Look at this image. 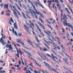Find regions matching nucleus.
Listing matches in <instances>:
<instances>
[{
  "label": "nucleus",
  "instance_id": "f257e3e1",
  "mask_svg": "<svg viewBox=\"0 0 73 73\" xmlns=\"http://www.w3.org/2000/svg\"><path fill=\"white\" fill-rule=\"evenodd\" d=\"M61 21L62 23H63L64 24V26H65V27H66V25H68V27H73V26L71 25L70 23H68H68H67V21H66V19H68V18H67V17H66V15H65V14H64V17H63V19H62V17H63V15L62 14V13H61Z\"/></svg>",
  "mask_w": 73,
  "mask_h": 73
},
{
  "label": "nucleus",
  "instance_id": "f03ea898",
  "mask_svg": "<svg viewBox=\"0 0 73 73\" xmlns=\"http://www.w3.org/2000/svg\"><path fill=\"white\" fill-rule=\"evenodd\" d=\"M35 25L37 28L38 30L40 32H41L40 33L41 35L43 36H44H44H45V35H44V34H43V33H42V32H41V30L40 29V28H39V27H38V25H37L36 24H35Z\"/></svg>",
  "mask_w": 73,
  "mask_h": 73
},
{
  "label": "nucleus",
  "instance_id": "7ed1b4c3",
  "mask_svg": "<svg viewBox=\"0 0 73 73\" xmlns=\"http://www.w3.org/2000/svg\"><path fill=\"white\" fill-rule=\"evenodd\" d=\"M45 66L46 67H47L48 69H50V70H52L53 68H52V67L50 66L49 64H48L47 63V64H46Z\"/></svg>",
  "mask_w": 73,
  "mask_h": 73
},
{
  "label": "nucleus",
  "instance_id": "20e7f679",
  "mask_svg": "<svg viewBox=\"0 0 73 73\" xmlns=\"http://www.w3.org/2000/svg\"><path fill=\"white\" fill-rule=\"evenodd\" d=\"M3 37H2L0 39V42H2L1 44H3V45H4L5 44H6V42H4V40H3Z\"/></svg>",
  "mask_w": 73,
  "mask_h": 73
},
{
  "label": "nucleus",
  "instance_id": "39448f33",
  "mask_svg": "<svg viewBox=\"0 0 73 73\" xmlns=\"http://www.w3.org/2000/svg\"><path fill=\"white\" fill-rule=\"evenodd\" d=\"M38 24L40 25L41 27H42V28L43 29H45V27H44V26L41 23H40L39 22H38Z\"/></svg>",
  "mask_w": 73,
  "mask_h": 73
},
{
  "label": "nucleus",
  "instance_id": "423d86ee",
  "mask_svg": "<svg viewBox=\"0 0 73 73\" xmlns=\"http://www.w3.org/2000/svg\"><path fill=\"white\" fill-rule=\"evenodd\" d=\"M13 10L14 11V15L15 16H16V17H17V18H18V19H19V17H18V16H17V13H16V11L15 10H14V9H13Z\"/></svg>",
  "mask_w": 73,
  "mask_h": 73
},
{
  "label": "nucleus",
  "instance_id": "0eeeda50",
  "mask_svg": "<svg viewBox=\"0 0 73 73\" xmlns=\"http://www.w3.org/2000/svg\"><path fill=\"white\" fill-rule=\"evenodd\" d=\"M8 4H5L4 5V8L7 9H8Z\"/></svg>",
  "mask_w": 73,
  "mask_h": 73
},
{
  "label": "nucleus",
  "instance_id": "6e6552de",
  "mask_svg": "<svg viewBox=\"0 0 73 73\" xmlns=\"http://www.w3.org/2000/svg\"><path fill=\"white\" fill-rule=\"evenodd\" d=\"M16 40L18 42V43H21L22 42V41H23V40H22L21 39H17Z\"/></svg>",
  "mask_w": 73,
  "mask_h": 73
},
{
  "label": "nucleus",
  "instance_id": "1a4fd4ad",
  "mask_svg": "<svg viewBox=\"0 0 73 73\" xmlns=\"http://www.w3.org/2000/svg\"><path fill=\"white\" fill-rule=\"evenodd\" d=\"M14 28H15L16 29H18V28H17V24H16V23L15 22L14 23Z\"/></svg>",
  "mask_w": 73,
  "mask_h": 73
},
{
  "label": "nucleus",
  "instance_id": "9d476101",
  "mask_svg": "<svg viewBox=\"0 0 73 73\" xmlns=\"http://www.w3.org/2000/svg\"><path fill=\"white\" fill-rule=\"evenodd\" d=\"M24 25L25 27L24 28L25 29H26V31H27V30H29L28 29V28H29V27H27L25 25Z\"/></svg>",
  "mask_w": 73,
  "mask_h": 73
},
{
  "label": "nucleus",
  "instance_id": "9b49d317",
  "mask_svg": "<svg viewBox=\"0 0 73 73\" xmlns=\"http://www.w3.org/2000/svg\"><path fill=\"white\" fill-rule=\"evenodd\" d=\"M10 46H9V50L10 51L11 50H12L13 48L12 47V45L11 44H9Z\"/></svg>",
  "mask_w": 73,
  "mask_h": 73
},
{
  "label": "nucleus",
  "instance_id": "f8f14e48",
  "mask_svg": "<svg viewBox=\"0 0 73 73\" xmlns=\"http://www.w3.org/2000/svg\"><path fill=\"white\" fill-rule=\"evenodd\" d=\"M44 32L46 33L47 34V35L48 36H49V37H50V35H49V34L48 32H46V31L45 30H44Z\"/></svg>",
  "mask_w": 73,
  "mask_h": 73
},
{
  "label": "nucleus",
  "instance_id": "ddd939ff",
  "mask_svg": "<svg viewBox=\"0 0 73 73\" xmlns=\"http://www.w3.org/2000/svg\"><path fill=\"white\" fill-rule=\"evenodd\" d=\"M52 70L53 71H54V72H56V73H59V72H58L56 70H55V69H54V68H52Z\"/></svg>",
  "mask_w": 73,
  "mask_h": 73
},
{
  "label": "nucleus",
  "instance_id": "4468645a",
  "mask_svg": "<svg viewBox=\"0 0 73 73\" xmlns=\"http://www.w3.org/2000/svg\"><path fill=\"white\" fill-rule=\"evenodd\" d=\"M56 6L58 7V8L59 9V10L60 11V5H59V3H58V5H56Z\"/></svg>",
  "mask_w": 73,
  "mask_h": 73
},
{
  "label": "nucleus",
  "instance_id": "2eb2a0df",
  "mask_svg": "<svg viewBox=\"0 0 73 73\" xmlns=\"http://www.w3.org/2000/svg\"><path fill=\"white\" fill-rule=\"evenodd\" d=\"M68 17H70V19L71 20H73V19H72V16H71V15H70V14H68Z\"/></svg>",
  "mask_w": 73,
  "mask_h": 73
},
{
  "label": "nucleus",
  "instance_id": "dca6fc26",
  "mask_svg": "<svg viewBox=\"0 0 73 73\" xmlns=\"http://www.w3.org/2000/svg\"><path fill=\"white\" fill-rule=\"evenodd\" d=\"M38 5H39L41 7H42V8H43V9L44 8V7L42 6V4H41V3L39 2H38Z\"/></svg>",
  "mask_w": 73,
  "mask_h": 73
},
{
  "label": "nucleus",
  "instance_id": "f3484780",
  "mask_svg": "<svg viewBox=\"0 0 73 73\" xmlns=\"http://www.w3.org/2000/svg\"><path fill=\"white\" fill-rule=\"evenodd\" d=\"M28 41L30 44H31V45H32V41H31V40H30V39L29 38V40H28Z\"/></svg>",
  "mask_w": 73,
  "mask_h": 73
},
{
  "label": "nucleus",
  "instance_id": "a211bd4d",
  "mask_svg": "<svg viewBox=\"0 0 73 73\" xmlns=\"http://www.w3.org/2000/svg\"><path fill=\"white\" fill-rule=\"evenodd\" d=\"M35 39L38 42H40V41L38 40V39L37 37V36H35Z\"/></svg>",
  "mask_w": 73,
  "mask_h": 73
},
{
  "label": "nucleus",
  "instance_id": "6ab92c4d",
  "mask_svg": "<svg viewBox=\"0 0 73 73\" xmlns=\"http://www.w3.org/2000/svg\"><path fill=\"white\" fill-rule=\"evenodd\" d=\"M10 21H11V22H12L13 23H14V21H13V19H12V17L11 18Z\"/></svg>",
  "mask_w": 73,
  "mask_h": 73
},
{
  "label": "nucleus",
  "instance_id": "aec40b11",
  "mask_svg": "<svg viewBox=\"0 0 73 73\" xmlns=\"http://www.w3.org/2000/svg\"><path fill=\"white\" fill-rule=\"evenodd\" d=\"M31 5L32 7H33L34 9H35L36 8V7H35V6L34 5H33V3H31Z\"/></svg>",
  "mask_w": 73,
  "mask_h": 73
},
{
  "label": "nucleus",
  "instance_id": "412c9836",
  "mask_svg": "<svg viewBox=\"0 0 73 73\" xmlns=\"http://www.w3.org/2000/svg\"><path fill=\"white\" fill-rule=\"evenodd\" d=\"M35 13H36L38 15H40V14H41L40 11H36Z\"/></svg>",
  "mask_w": 73,
  "mask_h": 73
},
{
  "label": "nucleus",
  "instance_id": "4be33fe9",
  "mask_svg": "<svg viewBox=\"0 0 73 73\" xmlns=\"http://www.w3.org/2000/svg\"><path fill=\"white\" fill-rule=\"evenodd\" d=\"M40 15L41 17H42V18H44V16L41 13L40 14Z\"/></svg>",
  "mask_w": 73,
  "mask_h": 73
},
{
  "label": "nucleus",
  "instance_id": "5701e85b",
  "mask_svg": "<svg viewBox=\"0 0 73 73\" xmlns=\"http://www.w3.org/2000/svg\"><path fill=\"white\" fill-rule=\"evenodd\" d=\"M55 1L57 3V4H59V2H58V0H55Z\"/></svg>",
  "mask_w": 73,
  "mask_h": 73
},
{
  "label": "nucleus",
  "instance_id": "b1692460",
  "mask_svg": "<svg viewBox=\"0 0 73 73\" xmlns=\"http://www.w3.org/2000/svg\"><path fill=\"white\" fill-rule=\"evenodd\" d=\"M46 21L48 23H49V24H51V23L49 22V21L47 19H46Z\"/></svg>",
  "mask_w": 73,
  "mask_h": 73
},
{
  "label": "nucleus",
  "instance_id": "393cba45",
  "mask_svg": "<svg viewBox=\"0 0 73 73\" xmlns=\"http://www.w3.org/2000/svg\"><path fill=\"white\" fill-rule=\"evenodd\" d=\"M44 52H46V51H49V50L46 48H44Z\"/></svg>",
  "mask_w": 73,
  "mask_h": 73
},
{
  "label": "nucleus",
  "instance_id": "a878e982",
  "mask_svg": "<svg viewBox=\"0 0 73 73\" xmlns=\"http://www.w3.org/2000/svg\"><path fill=\"white\" fill-rule=\"evenodd\" d=\"M22 50H23V51L26 53H27V54H29V52H28L25 51V50H24V49H22Z\"/></svg>",
  "mask_w": 73,
  "mask_h": 73
},
{
  "label": "nucleus",
  "instance_id": "bb28decb",
  "mask_svg": "<svg viewBox=\"0 0 73 73\" xmlns=\"http://www.w3.org/2000/svg\"><path fill=\"white\" fill-rule=\"evenodd\" d=\"M34 15L36 19H38V17H37V14H35V15Z\"/></svg>",
  "mask_w": 73,
  "mask_h": 73
},
{
  "label": "nucleus",
  "instance_id": "cd10ccee",
  "mask_svg": "<svg viewBox=\"0 0 73 73\" xmlns=\"http://www.w3.org/2000/svg\"><path fill=\"white\" fill-rule=\"evenodd\" d=\"M10 45L8 44L7 43V44H6V46L7 48H8L9 47Z\"/></svg>",
  "mask_w": 73,
  "mask_h": 73
},
{
  "label": "nucleus",
  "instance_id": "c85d7f7f",
  "mask_svg": "<svg viewBox=\"0 0 73 73\" xmlns=\"http://www.w3.org/2000/svg\"><path fill=\"white\" fill-rule=\"evenodd\" d=\"M26 16L27 17L29 18V19H31L30 17H29V16L28 15V14H26Z\"/></svg>",
  "mask_w": 73,
  "mask_h": 73
},
{
  "label": "nucleus",
  "instance_id": "c756f323",
  "mask_svg": "<svg viewBox=\"0 0 73 73\" xmlns=\"http://www.w3.org/2000/svg\"><path fill=\"white\" fill-rule=\"evenodd\" d=\"M40 56L41 57L42 59H43V60H46L44 58V57H43V56H42V55H40Z\"/></svg>",
  "mask_w": 73,
  "mask_h": 73
},
{
  "label": "nucleus",
  "instance_id": "7c9ffc66",
  "mask_svg": "<svg viewBox=\"0 0 73 73\" xmlns=\"http://www.w3.org/2000/svg\"><path fill=\"white\" fill-rule=\"evenodd\" d=\"M29 11L31 13H32V10H31V9H29Z\"/></svg>",
  "mask_w": 73,
  "mask_h": 73
},
{
  "label": "nucleus",
  "instance_id": "2f4dec72",
  "mask_svg": "<svg viewBox=\"0 0 73 73\" xmlns=\"http://www.w3.org/2000/svg\"><path fill=\"white\" fill-rule=\"evenodd\" d=\"M35 45L36 46H37V47H38V48H39V47L40 46H39V45H38V44H36V43H35Z\"/></svg>",
  "mask_w": 73,
  "mask_h": 73
},
{
  "label": "nucleus",
  "instance_id": "473e14b6",
  "mask_svg": "<svg viewBox=\"0 0 73 73\" xmlns=\"http://www.w3.org/2000/svg\"><path fill=\"white\" fill-rule=\"evenodd\" d=\"M19 52L20 53V54H24V53L22 51H20Z\"/></svg>",
  "mask_w": 73,
  "mask_h": 73
},
{
  "label": "nucleus",
  "instance_id": "72a5a7b5",
  "mask_svg": "<svg viewBox=\"0 0 73 73\" xmlns=\"http://www.w3.org/2000/svg\"><path fill=\"white\" fill-rule=\"evenodd\" d=\"M4 10L2 12V13H1V15H3L4 14Z\"/></svg>",
  "mask_w": 73,
  "mask_h": 73
},
{
  "label": "nucleus",
  "instance_id": "f704fd0d",
  "mask_svg": "<svg viewBox=\"0 0 73 73\" xmlns=\"http://www.w3.org/2000/svg\"><path fill=\"white\" fill-rule=\"evenodd\" d=\"M39 20H40V21H41V22H42L43 23H44V22H43V21H42V19H41L40 18L39 19Z\"/></svg>",
  "mask_w": 73,
  "mask_h": 73
},
{
  "label": "nucleus",
  "instance_id": "c9c22d12",
  "mask_svg": "<svg viewBox=\"0 0 73 73\" xmlns=\"http://www.w3.org/2000/svg\"><path fill=\"white\" fill-rule=\"evenodd\" d=\"M6 15L7 16H10V13H7Z\"/></svg>",
  "mask_w": 73,
  "mask_h": 73
},
{
  "label": "nucleus",
  "instance_id": "e433bc0d",
  "mask_svg": "<svg viewBox=\"0 0 73 73\" xmlns=\"http://www.w3.org/2000/svg\"><path fill=\"white\" fill-rule=\"evenodd\" d=\"M21 44H22L23 46H25V44H24V43L23 42H21Z\"/></svg>",
  "mask_w": 73,
  "mask_h": 73
},
{
  "label": "nucleus",
  "instance_id": "4c0bfd02",
  "mask_svg": "<svg viewBox=\"0 0 73 73\" xmlns=\"http://www.w3.org/2000/svg\"><path fill=\"white\" fill-rule=\"evenodd\" d=\"M13 32L14 34L15 33V29H14V28L13 27Z\"/></svg>",
  "mask_w": 73,
  "mask_h": 73
},
{
  "label": "nucleus",
  "instance_id": "58836bf2",
  "mask_svg": "<svg viewBox=\"0 0 73 73\" xmlns=\"http://www.w3.org/2000/svg\"><path fill=\"white\" fill-rule=\"evenodd\" d=\"M19 65H21V60L19 61Z\"/></svg>",
  "mask_w": 73,
  "mask_h": 73
},
{
  "label": "nucleus",
  "instance_id": "ea45409f",
  "mask_svg": "<svg viewBox=\"0 0 73 73\" xmlns=\"http://www.w3.org/2000/svg\"><path fill=\"white\" fill-rule=\"evenodd\" d=\"M28 2L29 3H31V4L32 3H32V2H31V1H30V0H27Z\"/></svg>",
  "mask_w": 73,
  "mask_h": 73
},
{
  "label": "nucleus",
  "instance_id": "a19ab883",
  "mask_svg": "<svg viewBox=\"0 0 73 73\" xmlns=\"http://www.w3.org/2000/svg\"><path fill=\"white\" fill-rule=\"evenodd\" d=\"M15 34L16 36H18V35H17V33H16V31H15Z\"/></svg>",
  "mask_w": 73,
  "mask_h": 73
},
{
  "label": "nucleus",
  "instance_id": "79ce46f5",
  "mask_svg": "<svg viewBox=\"0 0 73 73\" xmlns=\"http://www.w3.org/2000/svg\"><path fill=\"white\" fill-rule=\"evenodd\" d=\"M46 55H47V56H48L49 57H51V56H50V55L48 54H46Z\"/></svg>",
  "mask_w": 73,
  "mask_h": 73
},
{
  "label": "nucleus",
  "instance_id": "37998d69",
  "mask_svg": "<svg viewBox=\"0 0 73 73\" xmlns=\"http://www.w3.org/2000/svg\"><path fill=\"white\" fill-rule=\"evenodd\" d=\"M36 65H37V66H40V67L41 66V65L38 63Z\"/></svg>",
  "mask_w": 73,
  "mask_h": 73
},
{
  "label": "nucleus",
  "instance_id": "c03bdc74",
  "mask_svg": "<svg viewBox=\"0 0 73 73\" xmlns=\"http://www.w3.org/2000/svg\"><path fill=\"white\" fill-rule=\"evenodd\" d=\"M29 68H30V70H31V71H32V72H33V70L32 68L30 67Z\"/></svg>",
  "mask_w": 73,
  "mask_h": 73
},
{
  "label": "nucleus",
  "instance_id": "a18cd8bd",
  "mask_svg": "<svg viewBox=\"0 0 73 73\" xmlns=\"http://www.w3.org/2000/svg\"><path fill=\"white\" fill-rule=\"evenodd\" d=\"M51 56H52L53 58H55V57L54 56V55L53 54H52Z\"/></svg>",
  "mask_w": 73,
  "mask_h": 73
},
{
  "label": "nucleus",
  "instance_id": "49530a36",
  "mask_svg": "<svg viewBox=\"0 0 73 73\" xmlns=\"http://www.w3.org/2000/svg\"><path fill=\"white\" fill-rule=\"evenodd\" d=\"M57 46V48H58V49H59V50H61V49L60 48L59 46Z\"/></svg>",
  "mask_w": 73,
  "mask_h": 73
},
{
  "label": "nucleus",
  "instance_id": "de8ad7c7",
  "mask_svg": "<svg viewBox=\"0 0 73 73\" xmlns=\"http://www.w3.org/2000/svg\"><path fill=\"white\" fill-rule=\"evenodd\" d=\"M29 21L30 23V24H31L32 25L33 23H32V22L31 21V20H29Z\"/></svg>",
  "mask_w": 73,
  "mask_h": 73
},
{
  "label": "nucleus",
  "instance_id": "09e8293b",
  "mask_svg": "<svg viewBox=\"0 0 73 73\" xmlns=\"http://www.w3.org/2000/svg\"><path fill=\"white\" fill-rule=\"evenodd\" d=\"M34 72L35 73H38V72H37V71H36V70H34Z\"/></svg>",
  "mask_w": 73,
  "mask_h": 73
},
{
  "label": "nucleus",
  "instance_id": "8fccbe9b",
  "mask_svg": "<svg viewBox=\"0 0 73 73\" xmlns=\"http://www.w3.org/2000/svg\"><path fill=\"white\" fill-rule=\"evenodd\" d=\"M38 60L40 61H42V59H41V58H39Z\"/></svg>",
  "mask_w": 73,
  "mask_h": 73
},
{
  "label": "nucleus",
  "instance_id": "3c124183",
  "mask_svg": "<svg viewBox=\"0 0 73 73\" xmlns=\"http://www.w3.org/2000/svg\"><path fill=\"white\" fill-rule=\"evenodd\" d=\"M0 6L1 7H3V3H2V4H0Z\"/></svg>",
  "mask_w": 73,
  "mask_h": 73
},
{
  "label": "nucleus",
  "instance_id": "603ef678",
  "mask_svg": "<svg viewBox=\"0 0 73 73\" xmlns=\"http://www.w3.org/2000/svg\"><path fill=\"white\" fill-rule=\"evenodd\" d=\"M48 39H49V40L50 41H52V42H53V41H52V39H51V38H49Z\"/></svg>",
  "mask_w": 73,
  "mask_h": 73
},
{
  "label": "nucleus",
  "instance_id": "864d4df0",
  "mask_svg": "<svg viewBox=\"0 0 73 73\" xmlns=\"http://www.w3.org/2000/svg\"><path fill=\"white\" fill-rule=\"evenodd\" d=\"M34 4L37 7H38V5H37V4L34 3Z\"/></svg>",
  "mask_w": 73,
  "mask_h": 73
},
{
  "label": "nucleus",
  "instance_id": "5fc2aeb1",
  "mask_svg": "<svg viewBox=\"0 0 73 73\" xmlns=\"http://www.w3.org/2000/svg\"><path fill=\"white\" fill-rule=\"evenodd\" d=\"M38 48H39V49H40L41 50H43V49H42V48H41V47H40V46L39 47H38Z\"/></svg>",
  "mask_w": 73,
  "mask_h": 73
},
{
  "label": "nucleus",
  "instance_id": "6e6d98bb",
  "mask_svg": "<svg viewBox=\"0 0 73 73\" xmlns=\"http://www.w3.org/2000/svg\"><path fill=\"white\" fill-rule=\"evenodd\" d=\"M22 15L23 16H25V14H24V12H23L22 11Z\"/></svg>",
  "mask_w": 73,
  "mask_h": 73
},
{
  "label": "nucleus",
  "instance_id": "4d7b16f0",
  "mask_svg": "<svg viewBox=\"0 0 73 73\" xmlns=\"http://www.w3.org/2000/svg\"><path fill=\"white\" fill-rule=\"evenodd\" d=\"M53 46L54 47V48H55V49H57V47H56V46H54V45H53Z\"/></svg>",
  "mask_w": 73,
  "mask_h": 73
},
{
  "label": "nucleus",
  "instance_id": "13d9d810",
  "mask_svg": "<svg viewBox=\"0 0 73 73\" xmlns=\"http://www.w3.org/2000/svg\"><path fill=\"white\" fill-rule=\"evenodd\" d=\"M59 53H60V54H61V55H62V56H64V55H63L62 53H61V52H59Z\"/></svg>",
  "mask_w": 73,
  "mask_h": 73
},
{
  "label": "nucleus",
  "instance_id": "bf43d9fd",
  "mask_svg": "<svg viewBox=\"0 0 73 73\" xmlns=\"http://www.w3.org/2000/svg\"><path fill=\"white\" fill-rule=\"evenodd\" d=\"M42 11L43 12H44V14H46V12H45V11L43 10Z\"/></svg>",
  "mask_w": 73,
  "mask_h": 73
},
{
  "label": "nucleus",
  "instance_id": "052dcab7",
  "mask_svg": "<svg viewBox=\"0 0 73 73\" xmlns=\"http://www.w3.org/2000/svg\"><path fill=\"white\" fill-rule=\"evenodd\" d=\"M65 11H69V10H68V9L67 8H66L65 9Z\"/></svg>",
  "mask_w": 73,
  "mask_h": 73
},
{
  "label": "nucleus",
  "instance_id": "680f3d73",
  "mask_svg": "<svg viewBox=\"0 0 73 73\" xmlns=\"http://www.w3.org/2000/svg\"><path fill=\"white\" fill-rule=\"evenodd\" d=\"M52 23V24H54V23H55V20H54Z\"/></svg>",
  "mask_w": 73,
  "mask_h": 73
},
{
  "label": "nucleus",
  "instance_id": "e2e57ef3",
  "mask_svg": "<svg viewBox=\"0 0 73 73\" xmlns=\"http://www.w3.org/2000/svg\"><path fill=\"white\" fill-rule=\"evenodd\" d=\"M18 4L19 5H21V2L19 1Z\"/></svg>",
  "mask_w": 73,
  "mask_h": 73
},
{
  "label": "nucleus",
  "instance_id": "0e129e2a",
  "mask_svg": "<svg viewBox=\"0 0 73 73\" xmlns=\"http://www.w3.org/2000/svg\"><path fill=\"white\" fill-rule=\"evenodd\" d=\"M60 46H61V47H62L63 49H64V47L63 46H62V45H61Z\"/></svg>",
  "mask_w": 73,
  "mask_h": 73
},
{
  "label": "nucleus",
  "instance_id": "69168bd1",
  "mask_svg": "<svg viewBox=\"0 0 73 73\" xmlns=\"http://www.w3.org/2000/svg\"><path fill=\"white\" fill-rule=\"evenodd\" d=\"M19 36H22V34H19Z\"/></svg>",
  "mask_w": 73,
  "mask_h": 73
},
{
  "label": "nucleus",
  "instance_id": "338daca9",
  "mask_svg": "<svg viewBox=\"0 0 73 73\" xmlns=\"http://www.w3.org/2000/svg\"><path fill=\"white\" fill-rule=\"evenodd\" d=\"M9 24H10L11 25H12V23H11V21L9 22Z\"/></svg>",
  "mask_w": 73,
  "mask_h": 73
},
{
  "label": "nucleus",
  "instance_id": "774afa93",
  "mask_svg": "<svg viewBox=\"0 0 73 73\" xmlns=\"http://www.w3.org/2000/svg\"><path fill=\"white\" fill-rule=\"evenodd\" d=\"M71 35L72 36H73V33L72 32H71L70 33Z\"/></svg>",
  "mask_w": 73,
  "mask_h": 73
}]
</instances>
